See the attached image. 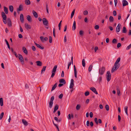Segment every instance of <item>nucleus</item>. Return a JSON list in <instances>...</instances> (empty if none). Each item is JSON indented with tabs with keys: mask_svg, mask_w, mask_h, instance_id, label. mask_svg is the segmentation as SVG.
Listing matches in <instances>:
<instances>
[{
	"mask_svg": "<svg viewBox=\"0 0 131 131\" xmlns=\"http://www.w3.org/2000/svg\"><path fill=\"white\" fill-rule=\"evenodd\" d=\"M120 65V64H116L115 63L114 66L113 67L111 72L112 73H113L115 71H116L119 68Z\"/></svg>",
	"mask_w": 131,
	"mask_h": 131,
	"instance_id": "nucleus-1",
	"label": "nucleus"
},
{
	"mask_svg": "<svg viewBox=\"0 0 131 131\" xmlns=\"http://www.w3.org/2000/svg\"><path fill=\"white\" fill-rule=\"evenodd\" d=\"M2 16L3 18V21L5 24H6L7 23V20L6 19L7 17L6 15L4 12H2Z\"/></svg>",
	"mask_w": 131,
	"mask_h": 131,
	"instance_id": "nucleus-2",
	"label": "nucleus"
},
{
	"mask_svg": "<svg viewBox=\"0 0 131 131\" xmlns=\"http://www.w3.org/2000/svg\"><path fill=\"white\" fill-rule=\"evenodd\" d=\"M57 65L55 66H54V67L52 69V75L51 77V78H52L54 76V75H55V73L56 71V69L57 68Z\"/></svg>",
	"mask_w": 131,
	"mask_h": 131,
	"instance_id": "nucleus-3",
	"label": "nucleus"
},
{
	"mask_svg": "<svg viewBox=\"0 0 131 131\" xmlns=\"http://www.w3.org/2000/svg\"><path fill=\"white\" fill-rule=\"evenodd\" d=\"M54 99V96H52L50 100V101L49 102V107L50 108H51L53 104V101Z\"/></svg>",
	"mask_w": 131,
	"mask_h": 131,
	"instance_id": "nucleus-4",
	"label": "nucleus"
},
{
	"mask_svg": "<svg viewBox=\"0 0 131 131\" xmlns=\"http://www.w3.org/2000/svg\"><path fill=\"white\" fill-rule=\"evenodd\" d=\"M106 78L108 82H109L111 79V74L110 71H107L106 73Z\"/></svg>",
	"mask_w": 131,
	"mask_h": 131,
	"instance_id": "nucleus-5",
	"label": "nucleus"
},
{
	"mask_svg": "<svg viewBox=\"0 0 131 131\" xmlns=\"http://www.w3.org/2000/svg\"><path fill=\"white\" fill-rule=\"evenodd\" d=\"M105 71V68L104 67H103L102 68H100L99 69V73L100 75H102L104 74Z\"/></svg>",
	"mask_w": 131,
	"mask_h": 131,
	"instance_id": "nucleus-6",
	"label": "nucleus"
},
{
	"mask_svg": "<svg viewBox=\"0 0 131 131\" xmlns=\"http://www.w3.org/2000/svg\"><path fill=\"white\" fill-rule=\"evenodd\" d=\"M18 58L21 62L23 64H24V59L23 56L20 54H18Z\"/></svg>",
	"mask_w": 131,
	"mask_h": 131,
	"instance_id": "nucleus-7",
	"label": "nucleus"
},
{
	"mask_svg": "<svg viewBox=\"0 0 131 131\" xmlns=\"http://www.w3.org/2000/svg\"><path fill=\"white\" fill-rule=\"evenodd\" d=\"M42 20L43 24L45 26H47L48 24V22L47 19L45 18H44L42 19Z\"/></svg>",
	"mask_w": 131,
	"mask_h": 131,
	"instance_id": "nucleus-8",
	"label": "nucleus"
},
{
	"mask_svg": "<svg viewBox=\"0 0 131 131\" xmlns=\"http://www.w3.org/2000/svg\"><path fill=\"white\" fill-rule=\"evenodd\" d=\"M121 28V24H118L116 28V33H117L119 31Z\"/></svg>",
	"mask_w": 131,
	"mask_h": 131,
	"instance_id": "nucleus-9",
	"label": "nucleus"
},
{
	"mask_svg": "<svg viewBox=\"0 0 131 131\" xmlns=\"http://www.w3.org/2000/svg\"><path fill=\"white\" fill-rule=\"evenodd\" d=\"M74 81L73 79H71V83L70 84L69 88L70 89L72 88L74 86Z\"/></svg>",
	"mask_w": 131,
	"mask_h": 131,
	"instance_id": "nucleus-10",
	"label": "nucleus"
},
{
	"mask_svg": "<svg viewBox=\"0 0 131 131\" xmlns=\"http://www.w3.org/2000/svg\"><path fill=\"white\" fill-rule=\"evenodd\" d=\"M90 89L95 94H98L96 89L94 87H92L90 88Z\"/></svg>",
	"mask_w": 131,
	"mask_h": 131,
	"instance_id": "nucleus-11",
	"label": "nucleus"
},
{
	"mask_svg": "<svg viewBox=\"0 0 131 131\" xmlns=\"http://www.w3.org/2000/svg\"><path fill=\"white\" fill-rule=\"evenodd\" d=\"M40 38L41 40L43 42H44L45 41H47L48 40V38L47 37H46L43 38V36H41L40 37Z\"/></svg>",
	"mask_w": 131,
	"mask_h": 131,
	"instance_id": "nucleus-12",
	"label": "nucleus"
},
{
	"mask_svg": "<svg viewBox=\"0 0 131 131\" xmlns=\"http://www.w3.org/2000/svg\"><path fill=\"white\" fill-rule=\"evenodd\" d=\"M59 105L57 104L55 105L54 107V111H53V113H55L56 111L59 108Z\"/></svg>",
	"mask_w": 131,
	"mask_h": 131,
	"instance_id": "nucleus-13",
	"label": "nucleus"
},
{
	"mask_svg": "<svg viewBox=\"0 0 131 131\" xmlns=\"http://www.w3.org/2000/svg\"><path fill=\"white\" fill-rule=\"evenodd\" d=\"M123 5L125 6L128 5V3L126 0H123L122 1Z\"/></svg>",
	"mask_w": 131,
	"mask_h": 131,
	"instance_id": "nucleus-14",
	"label": "nucleus"
},
{
	"mask_svg": "<svg viewBox=\"0 0 131 131\" xmlns=\"http://www.w3.org/2000/svg\"><path fill=\"white\" fill-rule=\"evenodd\" d=\"M20 18L21 22L23 23L24 22V16L22 14H21L20 16Z\"/></svg>",
	"mask_w": 131,
	"mask_h": 131,
	"instance_id": "nucleus-15",
	"label": "nucleus"
},
{
	"mask_svg": "<svg viewBox=\"0 0 131 131\" xmlns=\"http://www.w3.org/2000/svg\"><path fill=\"white\" fill-rule=\"evenodd\" d=\"M74 76L75 78H77V71L76 70L75 67V65H74Z\"/></svg>",
	"mask_w": 131,
	"mask_h": 131,
	"instance_id": "nucleus-16",
	"label": "nucleus"
},
{
	"mask_svg": "<svg viewBox=\"0 0 131 131\" xmlns=\"http://www.w3.org/2000/svg\"><path fill=\"white\" fill-rule=\"evenodd\" d=\"M27 19L29 22H31L32 21V18L30 15H28L27 16Z\"/></svg>",
	"mask_w": 131,
	"mask_h": 131,
	"instance_id": "nucleus-17",
	"label": "nucleus"
},
{
	"mask_svg": "<svg viewBox=\"0 0 131 131\" xmlns=\"http://www.w3.org/2000/svg\"><path fill=\"white\" fill-rule=\"evenodd\" d=\"M8 24L9 26H11L12 25V23L10 19L9 18L7 19Z\"/></svg>",
	"mask_w": 131,
	"mask_h": 131,
	"instance_id": "nucleus-18",
	"label": "nucleus"
},
{
	"mask_svg": "<svg viewBox=\"0 0 131 131\" xmlns=\"http://www.w3.org/2000/svg\"><path fill=\"white\" fill-rule=\"evenodd\" d=\"M59 82L61 83H63L64 84H65L66 83L65 80L63 79H60L59 80Z\"/></svg>",
	"mask_w": 131,
	"mask_h": 131,
	"instance_id": "nucleus-19",
	"label": "nucleus"
},
{
	"mask_svg": "<svg viewBox=\"0 0 131 131\" xmlns=\"http://www.w3.org/2000/svg\"><path fill=\"white\" fill-rule=\"evenodd\" d=\"M76 22L75 21H74L73 23V25L72 27V30H74L76 29Z\"/></svg>",
	"mask_w": 131,
	"mask_h": 131,
	"instance_id": "nucleus-20",
	"label": "nucleus"
},
{
	"mask_svg": "<svg viewBox=\"0 0 131 131\" xmlns=\"http://www.w3.org/2000/svg\"><path fill=\"white\" fill-rule=\"evenodd\" d=\"M32 13L34 16L35 18L38 17V15L37 13L34 10H33L32 11Z\"/></svg>",
	"mask_w": 131,
	"mask_h": 131,
	"instance_id": "nucleus-21",
	"label": "nucleus"
},
{
	"mask_svg": "<svg viewBox=\"0 0 131 131\" xmlns=\"http://www.w3.org/2000/svg\"><path fill=\"white\" fill-rule=\"evenodd\" d=\"M23 50L24 52L26 54H27L28 53V51L26 48L24 47H23Z\"/></svg>",
	"mask_w": 131,
	"mask_h": 131,
	"instance_id": "nucleus-22",
	"label": "nucleus"
},
{
	"mask_svg": "<svg viewBox=\"0 0 131 131\" xmlns=\"http://www.w3.org/2000/svg\"><path fill=\"white\" fill-rule=\"evenodd\" d=\"M37 65L38 66H41L42 65V63L40 61H37L36 62Z\"/></svg>",
	"mask_w": 131,
	"mask_h": 131,
	"instance_id": "nucleus-23",
	"label": "nucleus"
},
{
	"mask_svg": "<svg viewBox=\"0 0 131 131\" xmlns=\"http://www.w3.org/2000/svg\"><path fill=\"white\" fill-rule=\"evenodd\" d=\"M25 26L26 28L27 29H30L31 28L30 26L27 23H25Z\"/></svg>",
	"mask_w": 131,
	"mask_h": 131,
	"instance_id": "nucleus-24",
	"label": "nucleus"
},
{
	"mask_svg": "<svg viewBox=\"0 0 131 131\" xmlns=\"http://www.w3.org/2000/svg\"><path fill=\"white\" fill-rule=\"evenodd\" d=\"M22 122L24 124V125H25V126H27L28 125V123L26 121V120L23 119L22 120Z\"/></svg>",
	"mask_w": 131,
	"mask_h": 131,
	"instance_id": "nucleus-25",
	"label": "nucleus"
},
{
	"mask_svg": "<svg viewBox=\"0 0 131 131\" xmlns=\"http://www.w3.org/2000/svg\"><path fill=\"white\" fill-rule=\"evenodd\" d=\"M9 9L11 12H12L13 10V7L12 5H10L9 7Z\"/></svg>",
	"mask_w": 131,
	"mask_h": 131,
	"instance_id": "nucleus-26",
	"label": "nucleus"
},
{
	"mask_svg": "<svg viewBox=\"0 0 131 131\" xmlns=\"http://www.w3.org/2000/svg\"><path fill=\"white\" fill-rule=\"evenodd\" d=\"M0 104L1 106H2L3 105V99L2 98H0Z\"/></svg>",
	"mask_w": 131,
	"mask_h": 131,
	"instance_id": "nucleus-27",
	"label": "nucleus"
},
{
	"mask_svg": "<svg viewBox=\"0 0 131 131\" xmlns=\"http://www.w3.org/2000/svg\"><path fill=\"white\" fill-rule=\"evenodd\" d=\"M4 10L5 12V13L6 14H8V9L6 7L4 6Z\"/></svg>",
	"mask_w": 131,
	"mask_h": 131,
	"instance_id": "nucleus-28",
	"label": "nucleus"
},
{
	"mask_svg": "<svg viewBox=\"0 0 131 131\" xmlns=\"http://www.w3.org/2000/svg\"><path fill=\"white\" fill-rule=\"evenodd\" d=\"M109 20L110 22H113L114 21V18L112 16H111L110 17Z\"/></svg>",
	"mask_w": 131,
	"mask_h": 131,
	"instance_id": "nucleus-29",
	"label": "nucleus"
},
{
	"mask_svg": "<svg viewBox=\"0 0 131 131\" xmlns=\"http://www.w3.org/2000/svg\"><path fill=\"white\" fill-rule=\"evenodd\" d=\"M57 85V83H55L53 86L52 87L51 90V91H52L54 90L55 88H56Z\"/></svg>",
	"mask_w": 131,
	"mask_h": 131,
	"instance_id": "nucleus-30",
	"label": "nucleus"
},
{
	"mask_svg": "<svg viewBox=\"0 0 131 131\" xmlns=\"http://www.w3.org/2000/svg\"><path fill=\"white\" fill-rule=\"evenodd\" d=\"M25 4L27 5H29L30 4V2L29 0H25Z\"/></svg>",
	"mask_w": 131,
	"mask_h": 131,
	"instance_id": "nucleus-31",
	"label": "nucleus"
},
{
	"mask_svg": "<svg viewBox=\"0 0 131 131\" xmlns=\"http://www.w3.org/2000/svg\"><path fill=\"white\" fill-rule=\"evenodd\" d=\"M35 44L37 46V47L40 49H43V48L41 47L40 45H39V44H38L37 43H35Z\"/></svg>",
	"mask_w": 131,
	"mask_h": 131,
	"instance_id": "nucleus-32",
	"label": "nucleus"
},
{
	"mask_svg": "<svg viewBox=\"0 0 131 131\" xmlns=\"http://www.w3.org/2000/svg\"><path fill=\"white\" fill-rule=\"evenodd\" d=\"M128 108V107L127 106H126L124 107V110L125 113H126V114L127 115H128V113H127V110Z\"/></svg>",
	"mask_w": 131,
	"mask_h": 131,
	"instance_id": "nucleus-33",
	"label": "nucleus"
},
{
	"mask_svg": "<svg viewBox=\"0 0 131 131\" xmlns=\"http://www.w3.org/2000/svg\"><path fill=\"white\" fill-rule=\"evenodd\" d=\"M116 88H117V94L118 96H119V94H120V91L119 90V87L118 86H116Z\"/></svg>",
	"mask_w": 131,
	"mask_h": 131,
	"instance_id": "nucleus-34",
	"label": "nucleus"
},
{
	"mask_svg": "<svg viewBox=\"0 0 131 131\" xmlns=\"http://www.w3.org/2000/svg\"><path fill=\"white\" fill-rule=\"evenodd\" d=\"M127 30L126 29V28L124 27L123 28V30L122 31V32L123 33H126V32Z\"/></svg>",
	"mask_w": 131,
	"mask_h": 131,
	"instance_id": "nucleus-35",
	"label": "nucleus"
},
{
	"mask_svg": "<svg viewBox=\"0 0 131 131\" xmlns=\"http://www.w3.org/2000/svg\"><path fill=\"white\" fill-rule=\"evenodd\" d=\"M92 67L93 66L92 64L90 65V66L88 68V71L89 72H90L91 71Z\"/></svg>",
	"mask_w": 131,
	"mask_h": 131,
	"instance_id": "nucleus-36",
	"label": "nucleus"
},
{
	"mask_svg": "<svg viewBox=\"0 0 131 131\" xmlns=\"http://www.w3.org/2000/svg\"><path fill=\"white\" fill-rule=\"evenodd\" d=\"M46 67V66H44L43 67V68L42 70H41V74H42L43 73V71H44L45 70Z\"/></svg>",
	"mask_w": 131,
	"mask_h": 131,
	"instance_id": "nucleus-37",
	"label": "nucleus"
},
{
	"mask_svg": "<svg viewBox=\"0 0 131 131\" xmlns=\"http://www.w3.org/2000/svg\"><path fill=\"white\" fill-rule=\"evenodd\" d=\"M82 65L83 67H85V61L84 59H83L82 61Z\"/></svg>",
	"mask_w": 131,
	"mask_h": 131,
	"instance_id": "nucleus-38",
	"label": "nucleus"
},
{
	"mask_svg": "<svg viewBox=\"0 0 131 131\" xmlns=\"http://www.w3.org/2000/svg\"><path fill=\"white\" fill-rule=\"evenodd\" d=\"M23 8L22 7V5H19L18 8V10L19 11H21L23 10Z\"/></svg>",
	"mask_w": 131,
	"mask_h": 131,
	"instance_id": "nucleus-39",
	"label": "nucleus"
},
{
	"mask_svg": "<svg viewBox=\"0 0 131 131\" xmlns=\"http://www.w3.org/2000/svg\"><path fill=\"white\" fill-rule=\"evenodd\" d=\"M121 59V58L120 57L118 58L117 60H116L115 62V63L116 64H119V63H118L119 62Z\"/></svg>",
	"mask_w": 131,
	"mask_h": 131,
	"instance_id": "nucleus-40",
	"label": "nucleus"
},
{
	"mask_svg": "<svg viewBox=\"0 0 131 131\" xmlns=\"http://www.w3.org/2000/svg\"><path fill=\"white\" fill-rule=\"evenodd\" d=\"M5 41L6 43L7 46V47H8V48L10 50V46H9V43H8V42L6 40V39H5Z\"/></svg>",
	"mask_w": 131,
	"mask_h": 131,
	"instance_id": "nucleus-41",
	"label": "nucleus"
},
{
	"mask_svg": "<svg viewBox=\"0 0 131 131\" xmlns=\"http://www.w3.org/2000/svg\"><path fill=\"white\" fill-rule=\"evenodd\" d=\"M75 9H74L72 12V13H71V18L73 17L74 15V12H75Z\"/></svg>",
	"mask_w": 131,
	"mask_h": 131,
	"instance_id": "nucleus-42",
	"label": "nucleus"
},
{
	"mask_svg": "<svg viewBox=\"0 0 131 131\" xmlns=\"http://www.w3.org/2000/svg\"><path fill=\"white\" fill-rule=\"evenodd\" d=\"M81 106L79 104L77 105L76 107V109L77 110H79L81 108Z\"/></svg>",
	"mask_w": 131,
	"mask_h": 131,
	"instance_id": "nucleus-43",
	"label": "nucleus"
},
{
	"mask_svg": "<svg viewBox=\"0 0 131 131\" xmlns=\"http://www.w3.org/2000/svg\"><path fill=\"white\" fill-rule=\"evenodd\" d=\"M112 42L113 44H116L117 42V40L115 39H114L112 41Z\"/></svg>",
	"mask_w": 131,
	"mask_h": 131,
	"instance_id": "nucleus-44",
	"label": "nucleus"
},
{
	"mask_svg": "<svg viewBox=\"0 0 131 131\" xmlns=\"http://www.w3.org/2000/svg\"><path fill=\"white\" fill-rule=\"evenodd\" d=\"M4 113L3 112L1 114L0 116V119L1 120L3 118V117L4 116Z\"/></svg>",
	"mask_w": 131,
	"mask_h": 131,
	"instance_id": "nucleus-45",
	"label": "nucleus"
},
{
	"mask_svg": "<svg viewBox=\"0 0 131 131\" xmlns=\"http://www.w3.org/2000/svg\"><path fill=\"white\" fill-rule=\"evenodd\" d=\"M49 41L50 43H51L52 42V39L51 36H49Z\"/></svg>",
	"mask_w": 131,
	"mask_h": 131,
	"instance_id": "nucleus-46",
	"label": "nucleus"
},
{
	"mask_svg": "<svg viewBox=\"0 0 131 131\" xmlns=\"http://www.w3.org/2000/svg\"><path fill=\"white\" fill-rule=\"evenodd\" d=\"M105 108L107 111H108L109 110V106L108 105H105Z\"/></svg>",
	"mask_w": 131,
	"mask_h": 131,
	"instance_id": "nucleus-47",
	"label": "nucleus"
},
{
	"mask_svg": "<svg viewBox=\"0 0 131 131\" xmlns=\"http://www.w3.org/2000/svg\"><path fill=\"white\" fill-rule=\"evenodd\" d=\"M94 121L96 124H98V122L97 121V118H95L94 119Z\"/></svg>",
	"mask_w": 131,
	"mask_h": 131,
	"instance_id": "nucleus-48",
	"label": "nucleus"
},
{
	"mask_svg": "<svg viewBox=\"0 0 131 131\" xmlns=\"http://www.w3.org/2000/svg\"><path fill=\"white\" fill-rule=\"evenodd\" d=\"M131 47V43L126 48V49L127 50H129Z\"/></svg>",
	"mask_w": 131,
	"mask_h": 131,
	"instance_id": "nucleus-49",
	"label": "nucleus"
},
{
	"mask_svg": "<svg viewBox=\"0 0 131 131\" xmlns=\"http://www.w3.org/2000/svg\"><path fill=\"white\" fill-rule=\"evenodd\" d=\"M88 13V12L87 10H85L83 12V14L84 15H87Z\"/></svg>",
	"mask_w": 131,
	"mask_h": 131,
	"instance_id": "nucleus-50",
	"label": "nucleus"
},
{
	"mask_svg": "<svg viewBox=\"0 0 131 131\" xmlns=\"http://www.w3.org/2000/svg\"><path fill=\"white\" fill-rule=\"evenodd\" d=\"M83 32L82 30H80L79 32L80 35L81 36H82L83 35Z\"/></svg>",
	"mask_w": 131,
	"mask_h": 131,
	"instance_id": "nucleus-51",
	"label": "nucleus"
},
{
	"mask_svg": "<svg viewBox=\"0 0 131 131\" xmlns=\"http://www.w3.org/2000/svg\"><path fill=\"white\" fill-rule=\"evenodd\" d=\"M32 49L34 51H36V48L34 46H32L31 47Z\"/></svg>",
	"mask_w": 131,
	"mask_h": 131,
	"instance_id": "nucleus-52",
	"label": "nucleus"
},
{
	"mask_svg": "<svg viewBox=\"0 0 131 131\" xmlns=\"http://www.w3.org/2000/svg\"><path fill=\"white\" fill-rule=\"evenodd\" d=\"M89 92L88 91H87L85 93V95L86 96H87L89 95Z\"/></svg>",
	"mask_w": 131,
	"mask_h": 131,
	"instance_id": "nucleus-53",
	"label": "nucleus"
},
{
	"mask_svg": "<svg viewBox=\"0 0 131 131\" xmlns=\"http://www.w3.org/2000/svg\"><path fill=\"white\" fill-rule=\"evenodd\" d=\"M61 76L62 77H63L64 76V72L63 71H62V72L61 73Z\"/></svg>",
	"mask_w": 131,
	"mask_h": 131,
	"instance_id": "nucleus-54",
	"label": "nucleus"
},
{
	"mask_svg": "<svg viewBox=\"0 0 131 131\" xmlns=\"http://www.w3.org/2000/svg\"><path fill=\"white\" fill-rule=\"evenodd\" d=\"M99 28V26L98 25H96L95 26V29H97Z\"/></svg>",
	"mask_w": 131,
	"mask_h": 131,
	"instance_id": "nucleus-55",
	"label": "nucleus"
},
{
	"mask_svg": "<svg viewBox=\"0 0 131 131\" xmlns=\"http://www.w3.org/2000/svg\"><path fill=\"white\" fill-rule=\"evenodd\" d=\"M63 96V94H61L59 96V97L60 99H61L62 98Z\"/></svg>",
	"mask_w": 131,
	"mask_h": 131,
	"instance_id": "nucleus-56",
	"label": "nucleus"
},
{
	"mask_svg": "<svg viewBox=\"0 0 131 131\" xmlns=\"http://www.w3.org/2000/svg\"><path fill=\"white\" fill-rule=\"evenodd\" d=\"M90 117L92 118L93 116V114L92 112H90Z\"/></svg>",
	"mask_w": 131,
	"mask_h": 131,
	"instance_id": "nucleus-57",
	"label": "nucleus"
},
{
	"mask_svg": "<svg viewBox=\"0 0 131 131\" xmlns=\"http://www.w3.org/2000/svg\"><path fill=\"white\" fill-rule=\"evenodd\" d=\"M46 9L47 12L48 13H49V11L48 10V5L47 4H46Z\"/></svg>",
	"mask_w": 131,
	"mask_h": 131,
	"instance_id": "nucleus-58",
	"label": "nucleus"
},
{
	"mask_svg": "<svg viewBox=\"0 0 131 131\" xmlns=\"http://www.w3.org/2000/svg\"><path fill=\"white\" fill-rule=\"evenodd\" d=\"M121 43H117V47L118 48H119V47H121Z\"/></svg>",
	"mask_w": 131,
	"mask_h": 131,
	"instance_id": "nucleus-59",
	"label": "nucleus"
},
{
	"mask_svg": "<svg viewBox=\"0 0 131 131\" xmlns=\"http://www.w3.org/2000/svg\"><path fill=\"white\" fill-rule=\"evenodd\" d=\"M86 125L87 126H89L90 125V122L89 121H88L86 122Z\"/></svg>",
	"mask_w": 131,
	"mask_h": 131,
	"instance_id": "nucleus-60",
	"label": "nucleus"
},
{
	"mask_svg": "<svg viewBox=\"0 0 131 131\" xmlns=\"http://www.w3.org/2000/svg\"><path fill=\"white\" fill-rule=\"evenodd\" d=\"M114 2L115 6H116L117 3V0H114Z\"/></svg>",
	"mask_w": 131,
	"mask_h": 131,
	"instance_id": "nucleus-61",
	"label": "nucleus"
},
{
	"mask_svg": "<svg viewBox=\"0 0 131 131\" xmlns=\"http://www.w3.org/2000/svg\"><path fill=\"white\" fill-rule=\"evenodd\" d=\"M113 15L114 16H115L116 15V11L114 10L113 12Z\"/></svg>",
	"mask_w": 131,
	"mask_h": 131,
	"instance_id": "nucleus-62",
	"label": "nucleus"
},
{
	"mask_svg": "<svg viewBox=\"0 0 131 131\" xmlns=\"http://www.w3.org/2000/svg\"><path fill=\"white\" fill-rule=\"evenodd\" d=\"M121 119V117L120 116L118 115V121L120 122Z\"/></svg>",
	"mask_w": 131,
	"mask_h": 131,
	"instance_id": "nucleus-63",
	"label": "nucleus"
},
{
	"mask_svg": "<svg viewBox=\"0 0 131 131\" xmlns=\"http://www.w3.org/2000/svg\"><path fill=\"white\" fill-rule=\"evenodd\" d=\"M64 84L63 83H60L58 85V86L59 87H60L62 86Z\"/></svg>",
	"mask_w": 131,
	"mask_h": 131,
	"instance_id": "nucleus-64",
	"label": "nucleus"
}]
</instances>
